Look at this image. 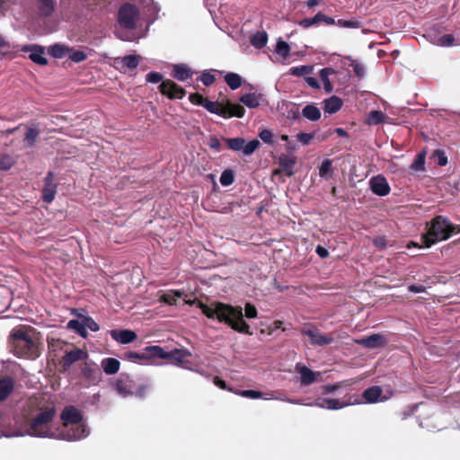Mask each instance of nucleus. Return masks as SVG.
<instances>
[{"label":"nucleus","mask_w":460,"mask_h":460,"mask_svg":"<svg viewBox=\"0 0 460 460\" xmlns=\"http://www.w3.org/2000/svg\"><path fill=\"white\" fill-rule=\"evenodd\" d=\"M35 332L31 327L14 328L10 335L13 352L19 358H36L40 356Z\"/></svg>","instance_id":"7ed1b4c3"},{"label":"nucleus","mask_w":460,"mask_h":460,"mask_svg":"<svg viewBox=\"0 0 460 460\" xmlns=\"http://www.w3.org/2000/svg\"><path fill=\"white\" fill-rule=\"evenodd\" d=\"M239 394L251 399H258L261 397V393L255 390H243L239 392Z\"/></svg>","instance_id":"e2e57ef3"},{"label":"nucleus","mask_w":460,"mask_h":460,"mask_svg":"<svg viewBox=\"0 0 460 460\" xmlns=\"http://www.w3.org/2000/svg\"><path fill=\"white\" fill-rule=\"evenodd\" d=\"M323 104L324 112L332 114L336 113L341 109L343 102L340 97L332 95L330 98L324 100Z\"/></svg>","instance_id":"5701e85b"},{"label":"nucleus","mask_w":460,"mask_h":460,"mask_svg":"<svg viewBox=\"0 0 460 460\" xmlns=\"http://www.w3.org/2000/svg\"><path fill=\"white\" fill-rule=\"evenodd\" d=\"M21 49L23 52L31 51L29 58L34 63H36L38 65H41V66H45L48 64V60L44 57V49L40 46L24 45Z\"/></svg>","instance_id":"6ab92c4d"},{"label":"nucleus","mask_w":460,"mask_h":460,"mask_svg":"<svg viewBox=\"0 0 460 460\" xmlns=\"http://www.w3.org/2000/svg\"><path fill=\"white\" fill-rule=\"evenodd\" d=\"M427 233L421 236V241L428 248L437 242L447 240L455 233H460V226L453 225L443 216H436L427 224Z\"/></svg>","instance_id":"20e7f679"},{"label":"nucleus","mask_w":460,"mask_h":460,"mask_svg":"<svg viewBox=\"0 0 460 460\" xmlns=\"http://www.w3.org/2000/svg\"><path fill=\"white\" fill-rule=\"evenodd\" d=\"M181 296V292L179 290H173L171 293H166L161 296L160 301L169 305H174L177 303V297Z\"/></svg>","instance_id":"a19ab883"},{"label":"nucleus","mask_w":460,"mask_h":460,"mask_svg":"<svg viewBox=\"0 0 460 460\" xmlns=\"http://www.w3.org/2000/svg\"><path fill=\"white\" fill-rule=\"evenodd\" d=\"M199 307L208 318H217L220 323H226L240 333L252 334L250 331V325L243 320L242 307H234L221 302H216L210 305L199 303Z\"/></svg>","instance_id":"f257e3e1"},{"label":"nucleus","mask_w":460,"mask_h":460,"mask_svg":"<svg viewBox=\"0 0 460 460\" xmlns=\"http://www.w3.org/2000/svg\"><path fill=\"white\" fill-rule=\"evenodd\" d=\"M296 369L298 373L300 374V382L303 385H309L315 382V372L311 370L305 366H296Z\"/></svg>","instance_id":"393cba45"},{"label":"nucleus","mask_w":460,"mask_h":460,"mask_svg":"<svg viewBox=\"0 0 460 460\" xmlns=\"http://www.w3.org/2000/svg\"><path fill=\"white\" fill-rule=\"evenodd\" d=\"M260 138L264 142L270 144L272 142V133L269 129H263L259 133Z\"/></svg>","instance_id":"338daca9"},{"label":"nucleus","mask_w":460,"mask_h":460,"mask_svg":"<svg viewBox=\"0 0 460 460\" xmlns=\"http://www.w3.org/2000/svg\"><path fill=\"white\" fill-rule=\"evenodd\" d=\"M208 111L217 114L224 119L243 118L245 115V109L239 103H234L226 100V103L213 102L208 98L203 106Z\"/></svg>","instance_id":"39448f33"},{"label":"nucleus","mask_w":460,"mask_h":460,"mask_svg":"<svg viewBox=\"0 0 460 460\" xmlns=\"http://www.w3.org/2000/svg\"><path fill=\"white\" fill-rule=\"evenodd\" d=\"M323 17H324V13H323L322 12H319L312 18H305V19L299 21L298 25L305 29H307L313 25L322 22V18H323Z\"/></svg>","instance_id":"4c0bfd02"},{"label":"nucleus","mask_w":460,"mask_h":460,"mask_svg":"<svg viewBox=\"0 0 460 460\" xmlns=\"http://www.w3.org/2000/svg\"><path fill=\"white\" fill-rule=\"evenodd\" d=\"M385 115L381 111H371L367 116V123L369 125H378L383 123Z\"/></svg>","instance_id":"79ce46f5"},{"label":"nucleus","mask_w":460,"mask_h":460,"mask_svg":"<svg viewBox=\"0 0 460 460\" xmlns=\"http://www.w3.org/2000/svg\"><path fill=\"white\" fill-rule=\"evenodd\" d=\"M302 115L311 121H317L321 118V111L314 104H308L302 110Z\"/></svg>","instance_id":"c756f323"},{"label":"nucleus","mask_w":460,"mask_h":460,"mask_svg":"<svg viewBox=\"0 0 460 460\" xmlns=\"http://www.w3.org/2000/svg\"><path fill=\"white\" fill-rule=\"evenodd\" d=\"M194 72L185 64H177L172 67V75L174 79L184 82L190 79Z\"/></svg>","instance_id":"4be33fe9"},{"label":"nucleus","mask_w":460,"mask_h":460,"mask_svg":"<svg viewBox=\"0 0 460 460\" xmlns=\"http://www.w3.org/2000/svg\"><path fill=\"white\" fill-rule=\"evenodd\" d=\"M89 354L86 350L75 348L71 350H66L65 355L61 358L59 361V365L61 367V371L66 372L70 369L73 364L87 359Z\"/></svg>","instance_id":"9d476101"},{"label":"nucleus","mask_w":460,"mask_h":460,"mask_svg":"<svg viewBox=\"0 0 460 460\" xmlns=\"http://www.w3.org/2000/svg\"><path fill=\"white\" fill-rule=\"evenodd\" d=\"M220 183L223 186H229L231 185L234 181V172L231 169L225 170L221 175H220Z\"/></svg>","instance_id":"a18cd8bd"},{"label":"nucleus","mask_w":460,"mask_h":460,"mask_svg":"<svg viewBox=\"0 0 460 460\" xmlns=\"http://www.w3.org/2000/svg\"><path fill=\"white\" fill-rule=\"evenodd\" d=\"M120 362L114 358H106L102 360V367L105 374L114 375L119 370Z\"/></svg>","instance_id":"c85d7f7f"},{"label":"nucleus","mask_w":460,"mask_h":460,"mask_svg":"<svg viewBox=\"0 0 460 460\" xmlns=\"http://www.w3.org/2000/svg\"><path fill=\"white\" fill-rule=\"evenodd\" d=\"M336 24L343 28H358L359 26L358 22L357 21H347L343 19L338 20Z\"/></svg>","instance_id":"69168bd1"},{"label":"nucleus","mask_w":460,"mask_h":460,"mask_svg":"<svg viewBox=\"0 0 460 460\" xmlns=\"http://www.w3.org/2000/svg\"><path fill=\"white\" fill-rule=\"evenodd\" d=\"M140 20L139 8L130 3H125L120 5L117 14V21L119 26L126 30H135Z\"/></svg>","instance_id":"6e6552de"},{"label":"nucleus","mask_w":460,"mask_h":460,"mask_svg":"<svg viewBox=\"0 0 460 460\" xmlns=\"http://www.w3.org/2000/svg\"><path fill=\"white\" fill-rule=\"evenodd\" d=\"M355 342L367 349H379L387 344V339L383 334L374 333L367 337L357 339Z\"/></svg>","instance_id":"f8f14e48"},{"label":"nucleus","mask_w":460,"mask_h":460,"mask_svg":"<svg viewBox=\"0 0 460 460\" xmlns=\"http://www.w3.org/2000/svg\"><path fill=\"white\" fill-rule=\"evenodd\" d=\"M206 99L207 98L203 97V95L199 93H190L189 96V100L192 104L202 107L204 106Z\"/></svg>","instance_id":"6e6d98bb"},{"label":"nucleus","mask_w":460,"mask_h":460,"mask_svg":"<svg viewBox=\"0 0 460 460\" xmlns=\"http://www.w3.org/2000/svg\"><path fill=\"white\" fill-rule=\"evenodd\" d=\"M276 52L286 58L289 56L290 47L286 41L279 40L276 45Z\"/></svg>","instance_id":"49530a36"},{"label":"nucleus","mask_w":460,"mask_h":460,"mask_svg":"<svg viewBox=\"0 0 460 460\" xmlns=\"http://www.w3.org/2000/svg\"><path fill=\"white\" fill-rule=\"evenodd\" d=\"M116 391L122 396L136 395L144 398L148 390L146 384L137 385L128 374H120L115 383Z\"/></svg>","instance_id":"0eeeda50"},{"label":"nucleus","mask_w":460,"mask_h":460,"mask_svg":"<svg viewBox=\"0 0 460 460\" xmlns=\"http://www.w3.org/2000/svg\"><path fill=\"white\" fill-rule=\"evenodd\" d=\"M69 58L75 63H80L82 61H84L87 58V55L82 51V50H75L73 49H70V51L68 52Z\"/></svg>","instance_id":"de8ad7c7"},{"label":"nucleus","mask_w":460,"mask_h":460,"mask_svg":"<svg viewBox=\"0 0 460 460\" xmlns=\"http://www.w3.org/2000/svg\"><path fill=\"white\" fill-rule=\"evenodd\" d=\"M455 42V37L452 34H445L438 39V44L443 47L452 46Z\"/></svg>","instance_id":"4d7b16f0"},{"label":"nucleus","mask_w":460,"mask_h":460,"mask_svg":"<svg viewBox=\"0 0 460 460\" xmlns=\"http://www.w3.org/2000/svg\"><path fill=\"white\" fill-rule=\"evenodd\" d=\"M268 41V34L266 31H257L254 35L251 38V44L255 47L256 49H262L266 46Z\"/></svg>","instance_id":"473e14b6"},{"label":"nucleus","mask_w":460,"mask_h":460,"mask_svg":"<svg viewBox=\"0 0 460 460\" xmlns=\"http://www.w3.org/2000/svg\"><path fill=\"white\" fill-rule=\"evenodd\" d=\"M350 66L353 68V72L358 77L361 78L364 76L365 69L362 65L358 63L356 60H351Z\"/></svg>","instance_id":"bf43d9fd"},{"label":"nucleus","mask_w":460,"mask_h":460,"mask_svg":"<svg viewBox=\"0 0 460 460\" xmlns=\"http://www.w3.org/2000/svg\"><path fill=\"white\" fill-rule=\"evenodd\" d=\"M296 163V157H289L286 155H281L279 157V168L274 171V174L284 172L288 177H292L294 175V166Z\"/></svg>","instance_id":"f3484780"},{"label":"nucleus","mask_w":460,"mask_h":460,"mask_svg":"<svg viewBox=\"0 0 460 460\" xmlns=\"http://www.w3.org/2000/svg\"><path fill=\"white\" fill-rule=\"evenodd\" d=\"M334 74H336V71L332 67H324L319 71V77L323 82V89L327 93H330L333 91V86L329 76Z\"/></svg>","instance_id":"a878e982"},{"label":"nucleus","mask_w":460,"mask_h":460,"mask_svg":"<svg viewBox=\"0 0 460 460\" xmlns=\"http://www.w3.org/2000/svg\"><path fill=\"white\" fill-rule=\"evenodd\" d=\"M111 336L113 340L121 344H128L137 338V333L130 330H112Z\"/></svg>","instance_id":"412c9836"},{"label":"nucleus","mask_w":460,"mask_h":460,"mask_svg":"<svg viewBox=\"0 0 460 460\" xmlns=\"http://www.w3.org/2000/svg\"><path fill=\"white\" fill-rule=\"evenodd\" d=\"M56 7L55 0H39V11L42 16H50Z\"/></svg>","instance_id":"7c9ffc66"},{"label":"nucleus","mask_w":460,"mask_h":460,"mask_svg":"<svg viewBox=\"0 0 460 460\" xmlns=\"http://www.w3.org/2000/svg\"><path fill=\"white\" fill-rule=\"evenodd\" d=\"M81 373L86 381L93 384L97 383L102 375L98 365L93 362H84L81 366Z\"/></svg>","instance_id":"dca6fc26"},{"label":"nucleus","mask_w":460,"mask_h":460,"mask_svg":"<svg viewBox=\"0 0 460 460\" xmlns=\"http://www.w3.org/2000/svg\"><path fill=\"white\" fill-rule=\"evenodd\" d=\"M157 358L167 359L178 367L190 368L189 365L191 363L188 358L191 357V352L187 349H173L170 351H165L164 348L158 345H154L150 349Z\"/></svg>","instance_id":"423d86ee"},{"label":"nucleus","mask_w":460,"mask_h":460,"mask_svg":"<svg viewBox=\"0 0 460 460\" xmlns=\"http://www.w3.org/2000/svg\"><path fill=\"white\" fill-rule=\"evenodd\" d=\"M436 155H438V164L440 166H445L447 164V157L445 153L441 150H437Z\"/></svg>","instance_id":"774afa93"},{"label":"nucleus","mask_w":460,"mask_h":460,"mask_svg":"<svg viewBox=\"0 0 460 460\" xmlns=\"http://www.w3.org/2000/svg\"><path fill=\"white\" fill-rule=\"evenodd\" d=\"M47 342L49 349L52 352L62 350L64 347L67 345L63 340L55 337H48Z\"/></svg>","instance_id":"c9c22d12"},{"label":"nucleus","mask_w":460,"mask_h":460,"mask_svg":"<svg viewBox=\"0 0 460 460\" xmlns=\"http://www.w3.org/2000/svg\"><path fill=\"white\" fill-rule=\"evenodd\" d=\"M311 405L328 410H340L347 406L348 403L334 398H317Z\"/></svg>","instance_id":"aec40b11"},{"label":"nucleus","mask_w":460,"mask_h":460,"mask_svg":"<svg viewBox=\"0 0 460 460\" xmlns=\"http://www.w3.org/2000/svg\"><path fill=\"white\" fill-rule=\"evenodd\" d=\"M14 162L11 155L7 154L1 155L0 156V170L7 171L13 165Z\"/></svg>","instance_id":"09e8293b"},{"label":"nucleus","mask_w":460,"mask_h":460,"mask_svg":"<svg viewBox=\"0 0 460 460\" xmlns=\"http://www.w3.org/2000/svg\"><path fill=\"white\" fill-rule=\"evenodd\" d=\"M314 137V132L313 133H305V132H299L296 135L297 140L303 145V146H308L311 141Z\"/></svg>","instance_id":"3c124183"},{"label":"nucleus","mask_w":460,"mask_h":460,"mask_svg":"<svg viewBox=\"0 0 460 460\" xmlns=\"http://www.w3.org/2000/svg\"><path fill=\"white\" fill-rule=\"evenodd\" d=\"M208 146L217 152H220L222 149L221 142L216 136H210Z\"/></svg>","instance_id":"13d9d810"},{"label":"nucleus","mask_w":460,"mask_h":460,"mask_svg":"<svg viewBox=\"0 0 460 460\" xmlns=\"http://www.w3.org/2000/svg\"><path fill=\"white\" fill-rule=\"evenodd\" d=\"M154 345L146 347L142 352L128 351L123 354L122 358L134 363H142L144 360L155 359L156 356L150 350Z\"/></svg>","instance_id":"2eb2a0df"},{"label":"nucleus","mask_w":460,"mask_h":460,"mask_svg":"<svg viewBox=\"0 0 460 460\" xmlns=\"http://www.w3.org/2000/svg\"><path fill=\"white\" fill-rule=\"evenodd\" d=\"M14 388V382L12 377L0 378V402L5 400Z\"/></svg>","instance_id":"b1692460"},{"label":"nucleus","mask_w":460,"mask_h":460,"mask_svg":"<svg viewBox=\"0 0 460 460\" xmlns=\"http://www.w3.org/2000/svg\"><path fill=\"white\" fill-rule=\"evenodd\" d=\"M54 172H49L44 179V186L42 189V200L49 204L56 196L58 184L54 182Z\"/></svg>","instance_id":"ddd939ff"},{"label":"nucleus","mask_w":460,"mask_h":460,"mask_svg":"<svg viewBox=\"0 0 460 460\" xmlns=\"http://www.w3.org/2000/svg\"><path fill=\"white\" fill-rule=\"evenodd\" d=\"M382 393H383V391L380 386L374 385V386L367 388L363 392L362 396L366 402L375 403L379 400V398L382 395Z\"/></svg>","instance_id":"bb28decb"},{"label":"nucleus","mask_w":460,"mask_h":460,"mask_svg":"<svg viewBox=\"0 0 460 460\" xmlns=\"http://www.w3.org/2000/svg\"><path fill=\"white\" fill-rule=\"evenodd\" d=\"M40 134V131L38 128V125H31V127H29L23 139L27 146H32L35 144Z\"/></svg>","instance_id":"2f4dec72"},{"label":"nucleus","mask_w":460,"mask_h":460,"mask_svg":"<svg viewBox=\"0 0 460 460\" xmlns=\"http://www.w3.org/2000/svg\"><path fill=\"white\" fill-rule=\"evenodd\" d=\"M227 147L233 151L243 150L245 139L243 137L224 138Z\"/></svg>","instance_id":"ea45409f"},{"label":"nucleus","mask_w":460,"mask_h":460,"mask_svg":"<svg viewBox=\"0 0 460 460\" xmlns=\"http://www.w3.org/2000/svg\"><path fill=\"white\" fill-rule=\"evenodd\" d=\"M60 418L65 426H67L68 424H78L83 420L80 411L75 406H66L62 411Z\"/></svg>","instance_id":"a211bd4d"},{"label":"nucleus","mask_w":460,"mask_h":460,"mask_svg":"<svg viewBox=\"0 0 460 460\" xmlns=\"http://www.w3.org/2000/svg\"><path fill=\"white\" fill-rule=\"evenodd\" d=\"M25 408H27L30 412L36 410L39 411L29 422V434L39 438L50 437L53 434L50 424L57 414L54 404L51 402L42 403L40 398L33 397L26 402Z\"/></svg>","instance_id":"f03ea898"},{"label":"nucleus","mask_w":460,"mask_h":460,"mask_svg":"<svg viewBox=\"0 0 460 460\" xmlns=\"http://www.w3.org/2000/svg\"><path fill=\"white\" fill-rule=\"evenodd\" d=\"M84 325L86 331L90 329L92 332H97L100 329L98 323L90 316L84 317Z\"/></svg>","instance_id":"5fc2aeb1"},{"label":"nucleus","mask_w":460,"mask_h":460,"mask_svg":"<svg viewBox=\"0 0 460 460\" xmlns=\"http://www.w3.org/2000/svg\"><path fill=\"white\" fill-rule=\"evenodd\" d=\"M67 327L69 329L75 331L76 333H78L80 336L84 338L87 336V331L85 330L84 325V319L82 321L75 319L70 320L67 323Z\"/></svg>","instance_id":"e433bc0d"},{"label":"nucleus","mask_w":460,"mask_h":460,"mask_svg":"<svg viewBox=\"0 0 460 460\" xmlns=\"http://www.w3.org/2000/svg\"><path fill=\"white\" fill-rule=\"evenodd\" d=\"M371 191L377 196H386L390 193L391 188L385 177L379 174L374 176L369 181Z\"/></svg>","instance_id":"4468645a"},{"label":"nucleus","mask_w":460,"mask_h":460,"mask_svg":"<svg viewBox=\"0 0 460 460\" xmlns=\"http://www.w3.org/2000/svg\"><path fill=\"white\" fill-rule=\"evenodd\" d=\"M225 81L232 90L238 89L243 84V78L240 75L233 72L226 73Z\"/></svg>","instance_id":"72a5a7b5"},{"label":"nucleus","mask_w":460,"mask_h":460,"mask_svg":"<svg viewBox=\"0 0 460 460\" xmlns=\"http://www.w3.org/2000/svg\"><path fill=\"white\" fill-rule=\"evenodd\" d=\"M158 90L170 100H181L186 95L185 89L171 79L164 80L158 86Z\"/></svg>","instance_id":"9b49d317"},{"label":"nucleus","mask_w":460,"mask_h":460,"mask_svg":"<svg viewBox=\"0 0 460 460\" xmlns=\"http://www.w3.org/2000/svg\"><path fill=\"white\" fill-rule=\"evenodd\" d=\"M262 98V94H256L254 93H249L243 94L240 97V102L243 103L249 109L258 108L261 104L260 99Z\"/></svg>","instance_id":"cd10ccee"},{"label":"nucleus","mask_w":460,"mask_h":460,"mask_svg":"<svg viewBox=\"0 0 460 460\" xmlns=\"http://www.w3.org/2000/svg\"><path fill=\"white\" fill-rule=\"evenodd\" d=\"M300 332L302 335L307 336L310 339V343L314 346H324L333 341L332 336L323 334L320 330L312 323L304 324L300 329Z\"/></svg>","instance_id":"1a4fd4ad"},{"label":"nucleus","mask_w":460,"mask_h":460,"mask_svg":"<svg viewBox=\"0 0 460 460\" xmlns=\"http://www.w3.org/2000/svg\"><path fill=\"white\" fill-rule=\"evenodd\" d=\"M15 3L16 0H0V13L4 15Z\"/></svg>","instance_id":"052dcab7"},{"label":"nucleus","mask_w":460,"mask_h":460,"mask_svg":"<svg viewBox=\"0 0 460 460\" xmlns=\"http://www.w3.org/2000/svg\"><path fill=\"white\" fill-rule=\"evenodd\" d=\"M199 80L205 86L212 85L216 81V76L209 72H203L199 77Z\"/></svg>","instance_id":"864d4df0"},{"label":"nucleus","mask_w":460,"mask_h":460,"mask_svg":"<svg viewBox=\"0 0 460 460\" xmlns=\"http://www.w3.org/2000/svg\"><path fill=\"white\" fill-rule=\"evenodd\" d=\"M140 61V57L137 55H128L122 58L121 63L123 66L128 69H135L137 67Z\"/></svg>","instance_id":"c03bdc74"},{"label":"nucleus","mask_w":460,"mask_h":460,"mask_svg":"<svg viewBox=\"0 0 460 460\" xmlns=\"http://www.w3.org/2000/svg\"><path fill=\"white\" fill-rule=\"evenodd\" d=\"M49 51L52 57L56 58H62L68 54L70 48L61 44H55L49 48Z\"/></svg>","instance_id":"f704fd0d"},{"label":"nucleus","mask_w":460,"mask_h":460,"mask_svg":"<svg viewBox=\"0 0 460 460\" xmlns=\"http://www.w3.org/2000/svg\"><path fill=\"white\" fill-rule=\"evenodd\" d=\"M332 170V161L329 159L324 160L320 168H319V175L321 177H326V175L331 172Z\"/></svg>","instance_id":"603ef678"},{"label":"nucleus","mask_w":460,"mask_h":460,"mask_svg":"<svg viewBox=\"0 0 460 460\" xmlns=\"http://www.w3.org/2000/svg\"><path fill=\"white\" fill-rule=\"evenodd\" d=\"M244 311H245V316L247 318L252 319V318L257 317V309L251 303H246Z\"/></svg>","instance_id":"0e129e2a"},{"label":"nucleus","mask_w":460,"mask_h":460,"mask_svg":"<svg viewBox=\"0 0 460 460\" xmlns=\"http://www.w3.org/2000/svg\"><path fill=\"white\" fill-rule=\"evenodd\" d=\"M146 81L149 83L156 84L163 82V75L159 72H150L146 75Z\"/></svg>","instance_id":"680f3d73"},{"label":"nucleus","mask_w":460,"mask_h":460,"mask_svg":"<svg viewBox=\"0 0 460 460\" xmlns=\"http://www.w3.org/2000/svg\"><path fill=\"white\" fill-rule=\"evenodd\" d=\"M314 70L313 66H292L288 74L295 76H303L309 74H312Z\"/></svg>","instance_id":"37998d69"},{"label":"nucleus","mask_w":460,"mask_h":460,"mask_svg":"<svg viewBox=\"0 0 460 460\" xmlns=\"http://www.w3.org/2000/svg\"><path fill=\"white\" fill-rule=\"evenodd\" d=\"M426 153L421 152L416 155V158L411 164L410 168L415 172H421L425 170Z\"/></svg>","instance_id":"58836bf2"},{"label":"nucleus","mask_w":460,"mask_h":460,"mask_svg":"<svg viewBox=\"0 0 460 460\" xmlns=\"http://www.w3.org/2000/svg\"><path fill=\"white\" fill-rule=\"evenodd\" d=\"M260 146V141L258 139H252L249 141L247 144L243 145V153L245 155H252Z\"/></svg>","instance_id":"8fccbe9b"}]
</instances>
